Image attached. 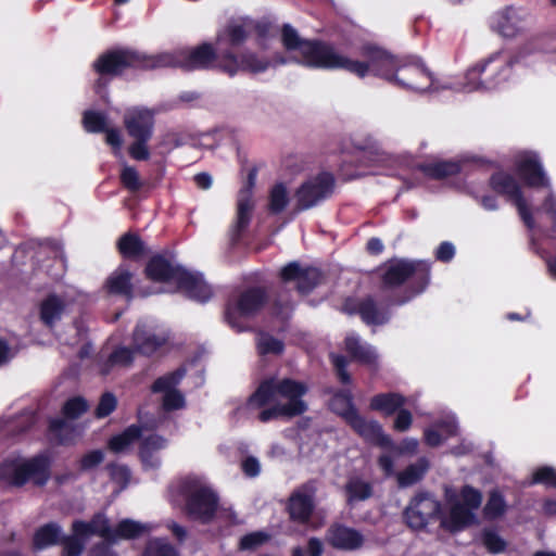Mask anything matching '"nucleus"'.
<instances>
[{"label":"nucleus","mask_w":556,"mask_h":556,"mask_svg":"<svg viewBox=\"0 0 556 556\" xmlns=\"http://www.w3.org/2000/svg\"><path fill=\"white\" fill-rule=\"evenodd\" d=\"M329 543L341 549H355L362 546L363 536L362 534L344 526H332L328 530Z\"/></svg>","instance_id":"cd10ccee"},{"label":"nucleus","mask_w":556,"mask_h":556,"mask_svg":"<svg viewBox=\"0 0 556 556\" xmlns=\"http://www.w3.org/2000/svg\"><path fill=\"white\" fill-rule=\"evenodd\" d=\"M149 140L136 139V141L129 147V154L132 159L138 161L148 160L150 157L147 142Z\"/></svg>","instance_id":"052dcab7"},{"label":"nucleus","mask_w":556,"mask_h":556,"mask_svg":"<svg viewBox=\"0 0 556 556\" xmlns=\"http://www.w3.org/2000/svg\"><path fill=\"white\" fill-rule=\"evenodd\" d=\"M491 185L496 192L506 195L514 202L525 224L528 228H533L535 223L532 213L515 178L505 173H497L492 176Z\"/></svg>","instance_id":"9b49d317"},{"label":"nucleus","mask_w":556,"mask_h":556,"mask_svg":"<svg viewBox=\"0 0 556 556\" xmlns=\"http://www.w3.org/2000/svg\"><path fill=\"white\" fill-rule=\"evenodd\" d=\"M142 556H180L178 551L163 539H152L147 543Z\"/></svg>","instance_id":"c03bdc74"},{"label":"nucleus","mask_w":556,"mask_h":556,"mask_svg":"<svg viewBox=\"0 0 556 556\" xmlns=\"http://www.w3.org/2000/svg\"><path fill=\"white\" fill-rule=\"evenodd\" d=\"M104 459V453L100 450L91 451L85 454L80 459V468L90 470L100 465Z\"/></svg>","instance_id":"13d9d810"},{"label":"nucleus","mask_w":556,"mask_h":556,"mask_svg":"<svg viewBox=\"0 0 556 556\" xmlns=\"http://www.w3.org/2000/svg\"><path fill=\"white\" fill-rule=\"evenodd\" d=\"M394 81L414 91H425L431 88L432 78L427 70L418 63L400 64L396 67Z\"/></svg>","instance_id":"dca6fc26"},{"label":"nucleus","mask_w":556,"mask_h":556,"mask_svg":"<svg viewBox=\"0 0 556 556\" xmlns=\"http://www.w3.org/2000/svg\"><path fill=\"white\" fill-rule=\"evenodd\" d=\"M317 485L315 481H307L293 490L287 509L290 518L299 523H308L315 509Z\"/></svg>","instance_id":"9d476101"},{"label":"nucleus","mask_w":556,"mask_h":556,"mask_svg":"<svg viewBox=\"0 0 556 556\" xmlns=\"http://www.w3.org/2000/svg\"><path fill=\"white\" fill-rule=\"evenodd\" d=\"M413 416L406 409H400L394 420V429L400 432H404L412 426Z\"/></svg>","instance_id":"0e129e2a"},{"label":"nucleus","mask_w":556,"mask_h":556,"mask_svg":"<svg viewBox=\"0 0 556 556\" xmlns=\"http://www.w3.org/2000/svg\"><path fill=\"white\" fill-rule=\"evenodd\" d=\"M139 66L144 70L163 67H181L180 49L144 55L130 50H116L102 54L94 63L96 71L101 75H118L124 70Z\"/></svg>","instance_id":"20e7f679"},{"label":"nucleus","mask_w":556,"mask_h":556,"mask_svg":"<svg viewBox=\"0 0 556 556\" xmlns=\"http://www.w3.org/2000/svg\"><path fill=\"white\" fill-rule=\"evenodd\" d=\"M345 349L354 359L368 366H376L377 354L375 349L368 344H362L357 337L348 336Z\"/></svg>","instance_id":"2f4dec72"},{"label":"nucleus","mask_w":556,"mask_h":556,"mask_svg":"<svg viewBox=\"0 0 556 556\" xmlns=\"http://www.w3.org/2000/svg\"><path fill=\"white\" fill-rule=\"evenodd\" d=\"M306 392L307 387L302 382L271 377L262 381L249 404L255 407L277 404L288 418H292L306 412L307 404L302 399Z\"/></svg>","instance_id":"7ed1b4c3"},{"label":"nucleus","mask_w":556,"mask_h":556,"mask_svg":"<svg viewBox=\"0 0 556 556\" xmlns=\"http://www.w3.org/2000/svg\"><path fill=\"white\" fill-rule=\"evenodd\" d=\"M482 541L488 551L494 554L503 552L506 547L505 541L492 530L483 532Z\"/></svg>","instance_id":"603ef678"},{"label":"nucleus","mask_w":556,"mask_h":556,"mask_svg":"<svg viewBox=\"0 0 556 556\" xmlns=\"http://www.w3.org/2000/svg\"><path fill=\"white\" fill-rule=\"evenodd\" d=\"M419 270L428 271L425 263L410 261L390 262L382 274L383 286L387 288L397 287Z\"/></svg>","instance_id":"412c9836"},{"label":"nucleus","mask_w":556,"mask_h":556,"mask_svg":"<svg viewBox=\"0 0 556 556\" xmlns=\"http://www.w3.org/2000/svg\"><path fill=\"white\" fill-rule=\"evenodd\" d=\"M141 428L137 425H131L126 428L121 434L113 437L109 442V447L115 452H124L141 435Z\"/></svg>","instance_id":"4c0bfd02"},{"label":"nucleus","mask_w":556,"mask_h":556,"mask_svg":"<svg viewBox=\"0 0 556 556\" xmlns=\"http://www.w3.org/2000/svg\"><path fill=\"white\" fill-rule=\"evenodd\" d=\"M152 530L149 523H141L132 519L121 520L115 528H111L110 542L114 543L118 540H132L139 538Z\"/></svg>","instance_id":"c756f323"},{"label":"nucleus","mask_w":556,"mask_h":556,"mask_svg":"<svg viewBox=\"0 0 556 556\" xmlns=\"http://www.w3.org/2000/svg\"><path fill=\"white\" fill-rule=\"evenodd\" d=\"M83 124L88 132H102L108 129L105 115L94 111H86L84 113Z\"/></svg>","instance_id":"49530a36"},{"label":"nucleus","mask_w":556,"mask_h":556,"mask_svg":"<svg viewBox=\"0 0 556 556\" xmlns=\"http://www.w3.org/2000/svg\"><path fill=\"white\" fill-rule=\"evenodd\" d=\"M331 406L333 410L342 415L345 419V413L350 409H354V407L352 406V397L348 392L337 394L331 401Z\"/></svg>","instance_id":"6e6d98bb"},{"label":"nucleus","mask_w":556,"mask_h":556,"mask_svg":"<svg viewBox=\"0 0 556 556\" xmlns=\"http://www.w3.org/2000/svg\"><path fill=\"white\" fill-rule=\"evenodd\" d=\"M167 446V440L159 434L143 437L139 446V456L146 468L154 469L160 467L161 457L159 453Z\"/></svg>","instance_id":"393cba45"},{"label":"nucleus","mask_w":556,"mask_h":556,"mask_svg":"<svg viewBox=\"0 0 556 556\" xmlns=\"http://www.w3.org/2000/svg\"><path fill=\"white\" fill-rule=\"evenodd\" d=\"M178 289L189 298L204 302L212 295L210 286L204 281L202 275L182 270L178 276Z\"/></svg>","instance_id":"b1692460"},{"label":"nucleus","mask_w":556,"mask_h":556,"mask_svg":"<svg viewBox=\"0 0 556 556\" xmlns=\"http://www.w3.org/2000/svg\"><path fill=\"white\" fill-rule=\"evenodd\" d=\"M185 369L178 368L177 370L169 372L155 380L152 386L153 392H164L163 407L166 410L179 409L185 405V399L181 393L175 390V386L185 376Z\"/></svg>","instance_id":"f3484780"},{"label":"nucleus","mask_w":556,"mask_h":556,"mask_svg":"<svg viewBox=\"0 0 556 556\" xmlns=\"http://www.w3.org/2000/svg\"><path fill=\"white\" fill-rule=\"evenodd\" d=\"M287 59L276 58L273 62L253 51H244L241 54L235 53L230 48L220 52L219 71L235 76L239 72L258 74L267 71L271 64H286Z\"/></svg>","instance_id":"6e6552de"},{"label":"nucleus","mask_w":556,"mask_h":556,"mask_svg":"<svg viewBox=\"0 0 556 556\" xmlns=\"http://www.w3.org/2000/svg\"><path fill=\"white\" fill-rule=\"evenodd\" d=\"M293 309L292 302L283 294H280L274 304V314L281 319H287Z\"/></svg>","instance_id":"bf43d9fd"},{"label":"nucleus","mask_w":556,"mask_h":556,"mask_svg":"<svg viewBox=\"0 0 556 556\" xmlns=\"http://www.w3.org/2000/svg\"><path fill=\"white\" fill-rule=\"evenodd\" d=\"M334 179L329 173H321L303 182L294 193L296 211L308 210L328 198L333 190Z\"/></svg>","instance_id":"1a4fd4ad"},{"label":"nucleus","mask_w":556,"mask_h":556,"mask_svg":"<svg viewBox=\"0 0 556 556\" xmlns=\"http://www.w3.org/2000/svg\"><path fill=\"white\" fill-rule=\"evenodd\" d=\"M348 494V502L353 503L356 501H365L372 495V489L370 483L361 479L354 478L349 480L345 485Z\"/></svg>","instance_id":"a19ab883"},{"label":"nucleus","mask_w":556,"mask_h":556,"mask_svg":"<svg viewBox=\"0 0 556 556\" xmlns=\"http://www.w3.org/2000/svg\"><path fill=\"white\" fill-rule=\"evenodd\" d=\"M62 529L56 523H47L40 527L33 540L34 547L36 549H43L49 546L55 545L60 542Z\"/></svg>","instance_id":"c9c22d12"},{"label":"nucleus","mask_w":556,"mask_h":556,"mask_svg":"<svg viewBox=\"0 0 556 556\" xmlns=\"http://www.w3.org/2000/svg\"><path fill=\"white\" fill-rule=\"evenodd\" d=\"M280 277L283 282L294 281L300 293L306 294L321 282L323 275L317 268H303L298 262L286 265Z\"/></svg>","instance_id":"2eb2a0df"},{"label":"nucleus","mask_w":556,"mask_h":556,"mask_svg":"<svg viewBox=\"0 0 556 556\" xmlns=\"http://www.w3.org/2000/svg\"><path fill=\"white\" fill-rule=\"evenodd\" d=\"M124 124L132 138L149 140L154 125L153 112L142 108L130 109L124 115Z\"/></svg>","instance_id":"6ab92c4d"},{"label":"nucleus","mask_w":556,"mask_h":556,"mask_svg":"<svg viewBox=\"0 0 556 556\" xmlns=\"http://www.w3.org/2000/svg\"><path fill=\"white\" fill-rule=\"evenodd\" d=\"M266 294L263 289L254 288L244 291L233 304H229L226 311V318L231 327H237L238 317L254 315L265 303Z\"/></svg>","instance_id":"4468645a"},{"label":"nucleus","mask_w":556,"mask_h":556,"mask_svg":"<svg viewBox=\"0 0 556 556\" xmlns=\"http://www.w3.org/2000/svg\"><path fill=\"white\" fill-rule=\"evenodd\" d=\"M112 480L121 485V489L126 488L130 479V471L124 465H110L108 467Z\"/></svg>","instance_id":"4d7b16f0"},{"label":"nucleus","mask_w":556,"mask_h":556,"mask_svg":"<svg viewBox=\"0 0 556 556\" xmlns=\"http://www.w3.org/2000/svg\"><path fill=\"white\" fill-rule=\"evenodd\" d=\"M121 180L125 188L130 191H138L141 186V179L138 172L129 165H124L121 172Z\"/></svg>","instance_id":"3c124183"},{"label":"nucleus","mask_w":556,"mask_h":556,"mask_svg":"<svg viewBox=\"0 0 556 556\" xmlns=\"http://www.w3.org/2000/svg\"><path fill=\"white\" fill-rule=\"evenodd\" d=\"M249 33V24L231 22L217 35V43L225 42L230 47H238L248 39Z\"/></svg>","instance_id":"473e14b6"},{"label":"nucleus","mask_w":556,"mask_h":556,"mask_svg":"<svg viewBox=\"0 0 556 556\" xmlns=\"http://www.w3.org/2000/svg\"><path fill=\"white\" fill-rule=\"evenodd\" d=\"M349 425L366 441L379 446H391L392 441L383 433L382 427L375 420H367L359 416L355 409L346 413Z\"/></svg>","instance_id":"a211bd4d"},{"label":"nucleus","mask_w":556,"mask_h":556,"mask_svg":"<svg viewBox=\"0 0 556 556\" xmlns=\"http://www.w3.org/2000/svg\"><path fill=\"white\" fill-rule=\"evenodd\" d=\"M281 42L290 54V61L309 68H342L361 78L372 72L375 75L394 81L396 67L401 64L391 54L372 45L364 46L362 49V55L367 61L352 60L327 42L303 39L289 24H285L281 28Z\"/></svg>","instance_id":"f257e3e1"},{"label":"nucleus","mask_w":556,"mask_h":556,"mask_svg":"<svg viewBox=\"0 0 556 556\" xmlns=\"http://www.w3.org/2000/svg\"><path fill=\"white\" fill-rule=\"evenodd\" d=\"M182 268L173 266L162 256H154L147 265V276L154 281H178V276L182 273Z\"/></svg>","instance_id":"c85d7f7f"},{"label":"nucleus","mask_w":556,"mask_h":556,"mask_svg":"<svg viewBox=\"0 0 556 556\" xmlns=\"http://www.w3.org/2000/svg\"><path fill=\"white\" fill-rule=\"evenodd\" d=\"M256 180V172L251 170L248 175V181L238 193L237 201V220L233 227V232L238 235L250 223L252 212L254 208L253 201V187Z\"/></svg>","instance_id":"4be33fe9"},{"label":"nucleus","mask_w":556,"mask_h":556,"mask_svg":"<svg viewBox=\"0 0 556 556\" xmlns=\"http://www.w3.org/2000/svg\"><path fill=\"white\" fill-rule=\"evenodd\" d=\"M17 353V349L0 338V366L9 363Z\"/></svg>","instance_id":"338daca9"},{"label":"nucleus","mask_w":556,"mask_h":556,"mask_svg":"<svg viewBox=\"0 0 556 556\" xmlns=\"http://www.w3.org/2000/svg\"><path fill=\"white\" fill-rule=\"evenodd\" d=\"M72 531L85 540L91 535H99L110 542L111 527L104 514H96L90 521L76 520L72 525Z\"/></svg>","instance_id":"a878e982"},{"label":"nucleus","mask_w":556,"mask_h":556,"mask_svg":"<svg viewBox=\"0 0 556 556\" xmlns=\"http://www.w3.org/2000/svg\"><path fill=\"white\" fill-rule=\"evenodd\" d=\"M257 350L261 355L274 354L279 355L283 351L282 341L274 338L268 333L261 332L256 341Z\"/></svg>","instance_id":"a18cd8bd"},{"label":"nucleus","mask_w":556,"mask_h":556,"mask_svg":"<svg viewBox=\"0 0 556 556\" xmlns=\"http://www.w3.org/2000/svg\"><path fill=\"white\" fill-rule=\"evenodd\" d=\"M494 27L502 36L513 38L526 29L527 13L508 7L496 14Z\"/></svg>","instance_id":"5701e85b"},{"label":"nucleus","mask_w":556,"mask_h":556,"mask_svg":"<svg viewBox=\"0 0 556 556\" xmlns=\"http://www.w3.org/2000/svg\"><path fill=\"white\" fill-rule=\"evenodd\" d=\"M117 406V400L111 392L104 393L96 408V416L98 418H104L109 416Z\"/></svg>","instance_id":"5fc2aeb1"},{"label":"nucleus","mask_w":556,"mask_h":556,"mask_svg":"<svg viewBox=\"0 0 556 556\" xmlns=\"http://www.w3.org/2000/svg\"><path fill=\"white\" fill-rule=\"evenodd\" d=\"M455 255L453 243L444 241L437 249L435 256L441 262H450Z\"/></svg>","instance_id":"69168bd1"},{"label":"nucleus","mask_w":556,"mask_h":556,"mask_svg":"<svg viewBox=\"0 0 556 556\" xmlns=\"http://www.w3.org/2000/svg\"><path fill=\"white\" fill-rule=\"evenodd\" d=\"M169 340V333L159 326L140 321L137 324L132 336L134 348L141 354L151 355Z\"/></svg>","instance_id":"f8f14e48"},{"label":"nucleus","mask_w":556,"mask_h":556,"mask_svg":"<svg viewBox=\"0 0 556 556\" xmlns=\"http://www.w3.org/2000/svg\"><path fill=\"white\" fill-rule=\"evenodd\" d=\"M447 509L429 491H419L408 501L403 510V519L413 531H427L430 525L439 521L440 528L450 533L460 532L478 522L476 511L481 506L482 494L470 485L459 493L445 489Z\"/></svg>","instance_id":"f03ea898"},{"label":"nucleus","mask_w":556,"mask_h":556,"mask_svg":"<svg viewBox=\"0 0 556 556\" xmlns=\"http://www.w3.org/2000/svg\"><path fill=\"white\" fill-rule=\"evenodd\" d=\"M358 313L362 319L368 325H382L388 320L387 314L380 312L370 298L359 303Z\"/></svg>","instance_id":"58836bf2"},{"label":"nucleus","mask_w":556,"mask_h":556,"mask_svg":"<svg viewBox=\"0 0 556 556\" xmlns=\"http://www.w3.org/2000/svg\"><path fill=\"white\" fill-rule=\"evenodd\" d=\"M516 61L514 56L501 52L493 53L467 71L463 90L470 92L502 87L511 79Z\"/></svg>","instance_id":"39448f33"},{"label":"nucleus","mask_w":556,"mask_h":556,"mask_svg":"<svg viewBox=\"0 0 556 556\" xmlns=\"http://www.w3.org/2000/svg\"><path fill=\"white\" fill-rule=\"evenodd\" d=\"M87 540L73 532L72 535L64 539L63 556H80Z\"/></svg>","instance_id":"8fccbe9b"},{"label":"nucleus","mask_w":556,"mask_h":556,"mask_svg":"<svg viewBox=\"0 0 556 556\" xmlns=\"http://www.w3.org/2000/svg\"><path fill=\"white\" fill-rule=\"evenodd\" d=\"M268 405H269V407L262 410L258 415V419L262 422H267L271 419H276L279 417H287V415H285L282 409L277 404H268Z\"/></svg>","instance_id":"774afa93"},{"label":"nucleus","mask_w":556,"mask_h":556,"mask_svg":"<svg viewBox=\"0 0 556 556\" xmlns=\"http://www.w3.org/2000/svg\"><path fill=\"white\" fill-rule=\"evenodd\" d=\"M88 408L86 401L81 397L68 400L63 406V413L67 418L75 419Z\"/></svg>","instance_id":"864d4df0"},{"label":"nucleus","mask_w":556,"mask_h":556,"mask_svg":"<svg viewBox=\"0 0 556 556\" xmlns=\"http://www.w3.org/2000/svg\"><path fill=\"white\" fill-rule=\"evenodd\" d=\"M429 468L426 458H419L415 464L409 465L403 471L396 475L397 485L408 488L419 482Z\"/></svg>","instance_id":"f704fd0d"},{"label":"nucleus","mask_w":556,"mask_h":556,"mask_svg":"<svg viewBox=\"0 0 556 556\" xmlns=\"http://www.w3.org/2000/svg\"><path fill=\"white\" fill-rule=\"evenodd\" d=\"M48 463L45 457L30 459H5L0 464V480L12 485H22L27 481L42 485L48 480Z\"/></svg>","instance_id":"0eeeda50"},{"label":"nucleus","mask_w":556,"mask_h":556,"mask_svg":"<svg viewBox=\"0 0 556 556\" xmlns=\"http://www.w3.org/2000/svg\"><path fill=\"white\" fill-rule=\"evenodd\" d=\"M405 399L399 393H382L374 396L370 408L386 415H392L404 405Z\"/></svg>","instance_id":"e433bc0d"},{"label":"nucleus","mask_w":556,"mask_h":556,"mask_svg":"<svg viewBox=\"0 0 556 556\" xmlns=\"http://www.w3.org/2000/svg\"><path fill=\"white\" fill-rule=\"evenodd\" d=\"M507 504L504 496L494 490L490 493L488 502L483 508V514L486 519L493 520L503 516L506 511Z\"/></svg>","instance_id":"79ce46f5"},{"label":"nucleus","mask_w":556,"mask_h":556,"mask_svg":"<svg viewBox=\"0 0 556 556\" xmlns=\"http://www.w3.org/2000/svg\"><path fill=\"white\" fill-rule=\"evenodd\" d=\"M181 490L187 516L203 523L212 521L219 508V497L213 486L202 477L188 476L182 480Z\"/></svg>","instance_id":"423d86ee"},{"label":"nucleus","mask_w":556,"mask_h":556,"mask_svg":"<svg viewBox=\"0 0 556 556\" xmlns=\"http://www.w3.org/2000/svg\"><path fill=\"white\" fill-rule=\"evenodd\" d=\"M134 353L130 349L122 346L110 354L101 368L102 375H108L114 367H127L132 363Z\"/></svg>","instance_id":"ea45409f"},{"label":"nucleus","mask_w":556,"mask_h":556,"mask_svg":"<svg viewBox=\"0 0 556 556\" xmlns=\"http://www.w3.org/2000/svg\"><path fill=\"white\" fill-rule=\"evenodd\" d=\"M331 359L341 382L349 383L351 381V377L345 369L346 359L341 355H331Z\"/></svg>","instance_id":"e2e57ef3"},{"label":"nucleus","mask_w":556,"mask_h":556,"mask_svg":"<svg viewBox=\"0 0 556 556\" xmlns=\"http://www.w3.org/2000/svg\"><path fill=\"white\" fill-rule=\"evenodd\" d=\"M224 50L225 49L218 48L216 51L210 43H202L194 48L180 49L182 68L187 71L212 67L219 70V56L220 52Z\"/></svg>","instance_id":"ddd939ff"},{"label":"nucleus","mask_w":556,"mask_h":556,"mask_svg":"<svg viewBox=\"0 0 556 556\" xmlns=\"http://www.w3.org/2000/svg\"><path fill=\"white\" fill-rule=\"evenodd\" d=\"M534 482L546 483L556 486V470L551 467H543L534 473Z\"/></svg>","instance_id":"680f3d73"},{"label":"nucleus","mask_w":556,"mask_h":556,"mask_svg":"<svg viewBox=\"0 0 556 556\" xmlns=\"http://www.w3.org/2000/svg\"><path fill=\"white\" fill-rule=\"evenodd\" d=\"M418 167L426 176L434 179L454 176L460 172V164L454 161L427 162Z\"/></svg>","instance_id":"72a5a7b5"},{"label":"nucleus","mask_w":556,"mask_h":556,"mask_svg":"<svg viewBox=\"0 0 556 556\" xmlns=\"http://www.w3.org/2000/svg\"><path fill=\"white\" fill-rule=\"evenodd\" d=\"M516 167L519 176L530 187H549L542 165L536 155L529 152H522L516 156Z\"/></svg>","instance_id":"aec40b11"},{"label":"nucleus","mask_w":556,"mask_h":556,"mask_svg":"<svg viewBox=\"0 0 556 556\" xmlns=\"http://www.w3.org/2000/svg\"><path fill=\"white\" fill-rule=\"evenodd\" d=\"M132 274L124 267H118L106 278L104 289L108 294L130 300L134 296Z\"/></svg>","instance_id":"bb28decb"},{"label":"nucleus","mask_w":556,"mask_h":556,"mask_svg":"<svg viewBox=\"0 0 556 556\" xmlns=\"http://www.w3.org/2000/svg\"><path fill=\"white\" fill-rule=\"evenodd\" d=\"M289 203V193L283 184L275 185L269 193V211L271 213L282 212Z\"/></svg>","instance_id":"37998d69"},{"label":"nucleus","mask_w":556,"mask_h":556,"mask_svg":"<svg viewBox=\"0 0 556 556\" xmlns=\"http://www.w3.org/2000/svg\"><path fill=\"white\" fill-rule=\"evenodd\" d=\"M118 250L125 257H136L142 252V242L137 236L124 235L118 241Z\"/></svg>","instance_id":"de8ad7c7"},{"label":"nucleus","mask_w":556,"mask_h":556,"mask_svg":"<svg viewBox=\"0 0 556 556\" xmlns=\"http://www.w3.org/2000/svg\"><path fill=\"white\" fill-rule=\"evenodd\" d=\"M65 302L64 300L56 295L50 294L48 295L41 303L39 307V316L40 320L48 327H53L56 321H59L65 311Z\"/></svg>","instance_id":"7c9ffc66"},{"label":"nucleus","mask_w":556,"mask_h":556,"mask_svg":"<svg viewBox=\"0 0 556 556\" xmlns=\"http://www.w3.org/2000/svg\"><path fill=\"white\" fill-rule=\"evenodd\" d=\"M269 539L270 535L264 531L252 532L241 538L240 548L254 551L257 547L264 545L266 542H268Z\"/></svg>","instance_id":"09e8293b"}]
</instances>
